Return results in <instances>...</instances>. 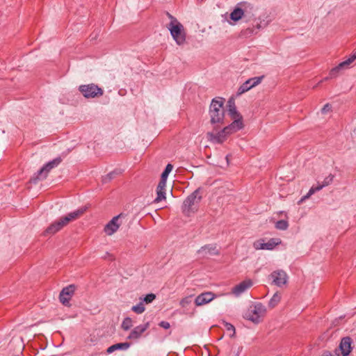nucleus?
Listing matches in <instances>:
<instances>
[{
	"label": "nucleus",
	"instance_id": "obj_1",
	"mask_svg": "<svg viewBox=\"0 0 356 356\" xmlns=\"http://www.w3.org/2000/svg\"><path fill=\"white\" fill-rule=\"evenodd\" d=\"M243 127V123H241L240 120H234L230 124L225 127L220 131L216 133L209 132L207 138L214 143L221 144L227 139L229 134L241 130Z\"/></svg>",
	"mask_w": 356,
	"mask_h": 356
},
{
	"label": "nucleus",
	"instance_id": "obj_2",
	"mask_svg": "<svg viewBox=\"0 0 356 356\" xmlns=\"http://www.w3.org/2000/svg\"><path fill=\"white\" fill-rule=\"evenodd\" d=\"M225 99L222 97L213 99L209 106L210 122L211 124L218 126L223 124L225 109L223 107ZM216 128V126H214Z\"/></svg>",
	"mask_w": 356,
	"mask_h": 356
},
{
	"label": "nucleus",
	"instance_id": "obj_3",
	"mask_svg": "<svg viewBox=\"0 0 356 356\" xmlns=\"http://www.w3.org/2000/svg\"><path fill=\"white\" fill-rule=\"evenodd\" d=\"M200 191V188H197L184 200L181 210L185 216H190L192 213L197 212L198 204L202 200Z\"/></svg>",
	"mask_w": 356,
	"mask_h": 356
},
{
	"label": "nucleus",
	"instance_id": "obj_4",
	"mask_svg": "<svg viewBox=\"0 0 356 356\" xmlns=\"http://www.w3.org/2000/svg\"><path fill=\"white\" fill-rule=\"evenodd\" d=\"M62 161L60 157H56L52 161L44 164L34 176L31 179V181L35 184L38 181L45 179L51 170L57 167Z\"/></svg>",
	"mask_w": 356,
	"mask_h": 356
},
{
	"label": "nucleus",
	"instance_id": "obj_5",
	"mask_svg": "<svg viewBox=\"0 0 356 356\" xmlns=\"http://www.w3.org/2000/svg\"><path fill=\"white\" fill-rule=\"evenodd\" d=\"M266 313V307L261 302H257L250 307L245 314V318L254 323L257 324L261 321V318L264 317Z\"/></svg>",
	"mask_w": 356,
	"mask_h": 356
},
{
	"label": "nucleus",
	"instance_id": "obj_6",
	"mask_svg": "<svg viewBox=\"0 0 356 356\" xmlns=\"http://www.w3.org/2000/svg\"><path fill=\"white\" fill-rule=\"evenodd\" d=\"M167 28L177 44L181 45L185 42L186 34L184 31V26L180 22L169 23Z\"/></svg>",
	"mask_w": 356,
	"mask_h": 356
},
{
	"label": "nucleus",
	"instance_id": "obj_7",
	"mask_svg": "<svg viewBox=\"0 0 356 356\" xmlns=\"http://www.w3.org/2000/svg\"><path fill=\"white\" fill-rule=\"evenodd\" d=\"M79 90L85 98H95L103 95V90L95 83L81 85Z\"/></svg>",
	"mask_w": 356,
	"mask_h": 356
},
{
	"label": "nucleus",
	"instance_id": "obj_8",
	"mask_svg": "<svg viewBox=\"0 0 356 356\" xmlns=\"http://www.w3.org/2000/svg\"><path fill=\"white\" fill-rule=\"evenodd\" d=\"M238 5L243 7V18L246 22L253 21V22H256L258 21L260 23L261 22L260 18H256L257 9L253 4L248 2H240Z\"/></svg>",
	"mask_w": 356,
	"mask_h": 356
},
{
	"label": "nucleus",
	"instance_id": "obj_9",
	"mask_svg": "<svg viewBox=\"0 0 356 356\" xmlns=\"http://www.w3.org/2000/svg\"><path fill=\"white\" fill-rule=\"evenodd\" d=\"M289 277L286 273L282 269H277L269 275V280L272 284L278 287H282L288 282Z\"/></svg>",
	"mask_w": 356,
	"mask_h": 356
},
{
	"label": "nucleus",
	"instance_id": "obj_10",
	"mask_svg": "<svg viewBox=\"0 0 356 356\" xmlns=\"http://www.w3.org/2000/svg\"><path fill=\"white\" fill-rule=\"evenodd\" d=\"M129 227L127 214L121 213L113 217V234L118 229L127 231Z\"/></svg>",
	"mask_w": 356,
	"mask_h": 356
},
{
	"label": "nucleus",
	"instance_id": "obj_11",
	"mask_svg": "<svg viewBox=\"0 0 356 356\" xmlns=\"http://www.w3.org/2000/svg\"><path fill=\"white\" fill-rule=\"evenodd\" d=\"M197 254L199 258H209L212 256L218 255L220 249L216 243L207 244L199 249Z\"/></svg>",
	"mask_w": 356,
	"mask_h": 356
},
{
	"label": "nucleus",
	"instance_id": "obj_12",
	"mask_svg": "<svg viewBox=\"0 0 356 356\" xmlns=\"http://www.w3.org/2000/svg\"><path fill=\"white\" fill-rule=\"evenodd\" d=\"M282 241L278 238H273L268 241V242H265L264 239H259L256 241L253 246L256 250H273L276 245L280 244Z\"/></svg>",
	"mask_w": 356,
	"mask_h": 356
},
{
	"label": "nucleus",
	"instance_id": "obj_13",
	"mask_svg": "<svg viewBox=\"0 0 356 356\" xmlns=\"http://www.w3.org/2000/svg\"><path fill=\"white\" fill-rule=\"evenodd\" d=\"M87 210V207H81L78 209L67 213L65 216L60 218L64 226H66L71 221L80 218Z\"/></svg>",
	"mask_w": 356,
	"mask_h": 356
},
{
	"label": "nucleus",
	"instance_id": "obj_14",
	"mask_svg": "<svg viewBox=\"0 0 356 356\" xmlns=\"http://www.w3.org/2000/svg\"><path fill=\"white\" fill-rule=\"evenodd\" d=\"M75 289L76 286L74 284H70L64 287L59 295L60 302L64 305H67L69 303L71 297L73 296Z\"/></svg>",
	"mask_w": 356,
	"mask_h": 356
},
{
	"label": "nucleus",
	"instance_id": "obj_15",
	"mask_svg": "<svg viewBox=\"0 0 356 356\" xmlns=\"http://www.w3.org/2000/svg\"><path fill=\"white\" fill-rule=\"evenodd\" d=\"M333 179H334V175H332V174L329 175L327 177H326L322 184H319L318 186L314 187V186H312L309 192L307 193V195H304L300 202H302L304 201L305 200L309 198L312 195H313L315 192L316 191H318L320 190H321L323 187L325 186H327L328 185H330L332 181H333Z\"/></svg>",
	"mask_w": 356,
	"mask_h": 356
},
{
	"label": "nucleus",
	"instance_id": "obj_16",
	"mask_svg": "<svg viewBox=\"0 0 356 356\" xmlns=\"http://www.w3.org/2000/svg\"><path fill=\"white\" fill-rule=\"evenodd\" d=\"M227 107H228V113L231 118L234 120H240L241 123H243V117L239 112H238L236 105L235 100L234 97H231L229 99L227 102Z\"/></svg>",
	"mask_w": 356,
	"mask_h": 356
},
{
	"label": "nucleus",
	"instance_id": "obj_17",
	"mask_svg": "<svg viewBox=\"0 0 356 356\" xmlns=\"http://www.w3.org/2000/svg\"><path fill=\"white\" fill-rule=\"evenodd\" d=\"M352 339L349 337H346L341 339L339 343V350L342 356H348L352 350Z\"/></svg>",
	"mask_w": 356,
	"mask_h": 356
},
{
	"label": "nucleus",
	"instance_id": "obj_18",
	"mask_svg": "<svg viewBox=\"0 0 356 356\" xmlns=\"http://www.w3.org/2000/svg\"><path fill=\"white\" fill-rule=\"evenodd\" d=\"M149 323H147L144 325H140L134 327V329L130 332L127 339L130 340H137L138 339L143 332H145L147 329L149 327Z\"/></svg>",
	"mask_w": 356,
	"mask_h": 356
},
{
	"label": "nucleus",
	"instance_id": "obj_19",
	"mask_svg": "<svg viewBox=\"0 0 356 356\" xmlns=\"http://www.w3.org/2000/svg\"><path fill=\"white\" fill-rule=\"evenodd\" d=\"M252 285V282L250 280H244L239 283L238 284L236 285L232 289V293L236 296H239L243 293H244L248 289H249Z\"/></svg>",
	"mask_w": 356,
	"mask_h": 356
},
{
	"label": "nucleus",
	"instance_id": "obj_20",
	"mask_svg": "<svg viewBox=\"0 0 356 356\" xmlns=\"http://www.w3.org/2000/svg\"><path fill=\"white\" fill-rule=\"evenodd\" d=\"M214 298V295L211 292L203 293L195 298V302L196 305L200 306L211 302Z\"/></svg>",
	"mask_w": 356,
	"mask_h": 356
},
{
	"label": "nucleus",
	"instance_id": "obj_21",
	"mask_svg": "<svg viewBox=\"0 0 356 356\" xmlns=\"http://www.w3.org/2000/svg\"><path fill=\"white\" fill-rule=\"evenodd\" d=\"M261 28V23L258 21L252 23V27H248L241 32V35L245 38L251 36L253 34H256L258 31Z\"/></svg>",
	"mask_w": 356,
	"mask_h": 356
},
{
	"label": "nucleus",
	"instance_id": "obj_22",
	"mask_svg": "<svg viewBox=\"0 0 356 356\" xmlns=\"http://www.w3.org/2000/svg\"><path fill=\"white\" fill-rule=\"evenodd\" d=\"M65 226L60 221V220H58L53 223H51L44 231V235H52L60 231Z\"/></svg>",
	"mask_w": 356,
	"mask_h": 356
},
{
	"label": "nucleus",
	"instance_id": "obj_23",
	"mask_svg": "<svg viewBox=\"0 0 356 356\" xmlns=\"http://www.w3.org/2000/svg\"><path fill=\"white\" fill-rule=\"evenodd\" d=\"M352 60L348 58L346 60L340 63L337 67L332 68L330 72V76L331 78L335 77L337 75L338 72L343 69L347 68L352 63Z\"/></svg>",
	"mask_w": 356,
	"mask_h": 356
},
{
	"label": "nucleus",
	"instance_id": "obj_24",
	"mask_svg": "<svg viewBox=\"0 0 356 356\" xmlns=\"http://www.w3.org/2000/svg\"><path fill=\"white\" fill-rule=\"evenodd\" d=\"M244 13H243V7L237 4L233 11L230 13V19L236 22L243 18Z\"/></svg>",
	"mask_w": 356,
	"mask_h": 356
},
{
	"label": "nucleus",
	"instance_id": "obj_25",
	"mask_svg": "<svg viewBox=\"0 0 356 356\" xmlns=\"http://www.w3.org/2000/svg\"><path fill=\"white\" fill-rule=\"evenodd\" d=\"M280 300H281V294L279 293L278 292L275 293L274 295L273 296V297L270 298V300L268 302V307L272 309L278 305V303L280 302Z\"/></svg>",
	"mask_w": 356,
	"mask_h": 356
},
{
	"label": "nucleus",
	"instance_id": "obj_26",
	"mask_svg": "<svg viewBox=\"0 0 356 356\" xmlns=\"http://www.w3.org/2000/svg\"><path fill=\"white\" fill-rule=\"evenodd\" d=\"M250 81L248 79L245 81L238 89V91L236 92V96H240L244 92L248 91L252 88L251 86L250 85Z\"/></svg>",
	"mask_w": 356,
	"mask_h": 356
},
{
	"label": "nucleus",
	"instance_id": "obj_27",
	"mask_svg": "<svg viewBox=\"0 0 356 356\" xmlns=\"http://www.w3.org/2000/svg\"><path fill=\"white\" fill-rule=\"evenodd\" d=\"M165 189L156 188V197L154 199V202L158 203L163 200H165Z\"/></svg>",
	"mask_w": 356,
	"mask_h": 356
},
{
	"label": "nucleus",
	"instance_id": "obj_28",
	"mask_svg": "<svg viewBox=\"0 0 356 356\" xmlns=\"http://www.w3.org/2000/svg\"><path fill=\"white\" fill-rule=\"evenodd\" d=\"M130 343L128 342L118 343L113 345V351L117 350H127L130 347Z\"/></svg>",
	"mask_w": 356,
	"mask_h": 356
},
{
	"label": "nucleus",
	"instance_id": "obj_29",
	"mask_svg": "<svg viewBox=\"0 0 356 356\" xmlns=\"http://www.w3.org/2000/svg\"><path fill=\"white\" fill-rule=\"evenodd\" d=\"M289 227V222L285 220H278L275 223V228L280 230H286Z\"/></svg>",
	"mask_w": 356,
	"mask_h": 356
},
{
	"label": "nucleus",
	"instance_id": "obj_30",
	"mask_svg": "<svg viewBox=\"0 0 356 356\" xmlns=\"http://www.w3.org/2000/svg\"><path fill=\"white\" fill-rule=\"evenodd\" d=\"M131 310L134 312H135L138 314H142L143 312H144V311L145 310V307L144 306L143 302H140L136 305L133 306L131 308Z\"/></svg>",
	"mask_w": 356,
	"mask_h": 356
},
{
	"label": "nucleus",
	"instance_id": "obj_31",
	"mask_svg": "<svg viewBox=\"0 0 356 356\" xmlns=\"http://www.w3.org/2000/svg\"><path fill=\"white\" fill-rule=\"evenodd\" d=\"M264 78V76L262 75L260 76H255V77L249 79V81H250V85L251 86L252 88L253 87L257 86L258 84H259Z\"/></svg>",
	"mask_w": 356,
	"mask_h": 356
},
{
	"label": "nucleus",
	"instance_id": "obj_32",
	"mask_svg": "<svg viewBox=\"0 0 356 356\" xmlns=\"http://www.w3.org/2000/svg\"><path fill=\"white\" fill-rule=\"evenodd\" d=\"M172 168H173L172 165L170 164V163H168L165 166V168L164 170L163 171V172L161 173V178L167 179L168 177L170 172L172 171Z\"/></svg>",
	"mask_w": 356,
	"mask_h": 356
},
{
	"label": "nucleus",
	"instance_id": "obj_33",
	"mask_svg": "<svg viewBox=\"0 0 356 356\" xmlns=\"http://www.w3.org/2000/svg\"><path fill=\"white\" fill-rule=\"evenodd\" d=\"M132 325H133L132 320L131 318H129V317L125 318L122 323V327L124 330H129L132 327Z\"/></svg>",
	"mask_w": 356,
	"mask_h": 356
},
{
	"label": "nucleus",
	"instance_id": "obj_34",
	"mask_svg": "<svg viewBox=\"0 0 356 356\" xmlns=\"http://www.w3.org/2000/svg\"><path fill=\"white\" fill-rule=\"evenodd\" d=\"M155 298H156L155 294L149 293L143 298V301L144 302H145L146 304H149V303H151Z\"/></svg>",
	"mask_w": 356,
	"mask_h": 356
},
{
	"label": "nucleus",
	"instance_id": "obj_35",
	"mask_svg": "<svg viewBox=\"0 0 356 356\" xmlns=\"http://www.w3.org/2000/svg\"><path fill=\"white\" fill-rule=\"evenodd\" d=\"M224 326H225V328L227 330V331H231L232 332V336H234V334H235V327H234L233 325H232L231 323H227V322H225L224 323Z\"/></svg>",
	"mask_w": 356,
	"mask_h": 356
},
{
	"label": "nucleus",
	"instance_id": "obj_36",
	"mask_svg": "<svg viewBox=\"0 0 356 356\" xmlns=\"http://www.w3.org/2000/svg\"><path fill=\"white\" fill-rule=\"evenodd\" d=\"M104 231L108 235H111V220L106 225Z\"/></svg>",
	"mask_w": 356,
	"mask_h": 356
},
{
	"label": "nucleus",
	"instance_id": "obj_37",
	"mask_svg": "<svg viewBox=\"0 0 356 356\" xmlns=\"http://www.w3.org/2000/svg\"><path fill=\"white\" fill-rule=\"evenodd\" d=\"M166 180L167 179H163V178H161L159 182V184L157 186V188H163V189H165V186H166Z\"/></svg>",
	"mask_w": 356,
	"mask_h": 356
},
{
	"label": "nucleus",
	"instance_id": "obj_38",
	"mask_svg": "<svg viewBox=\"0 0 356 356\" xmlns=\"http://www.w3.org/2000/svg\"><path fill=\"white\" fill-rule=\"evenodd\" d=\"M331 105L330 104H326L325 105H324V106L321 109V113L325 114L327 112H328L329 111L331 110Z\"/></svg>",
	"mask_w": 356,
	"mask_h": 356
},
{
	"label": "nucleus",
	"instance_id": "obj_39",
	"mask_svg": "<svg viewBox=\"0 0 356 356\" xmlns=\"http://www.w3.org/2000/svg\"><path fill=\"white\" fill-rule=\"evenodd\" d=\"M159 326L167 330L170 328V325L168 322L163 321L159 323Z\"/></svg>",
	"mask_w": 356,
	"mask_h": 356
},
{
	"label": "nucleus",
	"instance_id": "obj_40",
	"mask_svg": "<svg viewBox=\"0 0 356 356\" xmlns=\"http://www.w3.org/2000/svg\"><path fill=\"white\" fill-rule=\"evenodd\" d=\"M167 15H168V17L170 19V23L175 24L177 22H179L177 21V19L175 17H173L171 14H170L169 13H167Z\"/></svg>",
	"mask_w": 356,
	"mask_h": 356
},
{
	"label": "nucleus",
	"instance_id": "obj_41",
	"mask_svg": "<svg viewBox=\"0 0 356 356\" xmlns=\"http://www.w3.org/2000/svg\"><path fill=\"white\" fill-rule=\"evenodd\" d=\"M190 298H186L184 299H183L181 301V305L184 307L186 304H188L190 302Z\"/></svg>",
	"mask_w": 356,
	"mask_h": 356
},
{
	"label": "nucleus",
	"instance_id": "obj_42",
	"mask_svg": "<svg viewBox=\"0 0 356 356\" xmlns=\"http://www.w3.org/2000/svg\"><path fill=\"white\" fill-rule=\"evenodd\" d=\"M349 58L352 60V62H353V61L356 59V51H355V52H354V53H353V54L350 56Z\"/></svg>",
	"mask_w": 356,
	"mask_h": 356
},
{
	"label": "nucleus",
	"instance_id": "obj_43",
	"mask_svg": "<svg viewBox=\"0 0 356 356\" xmlns=\"http://www.w3.org/2000/svg\"><path fill=\"white\" fill-rule=\"evenodd\" d=\"M111 179V172L107 174L106 177L104 179V182H106L107 179Z\"/></svg>",
	"mask_w": 356,
	"mask_h": 356
},
{
	"label": "nucleus",
	"instance_id": "obj_44",
	"mask_svg": "<svg viewBox=\"0 0 356 356\" xmlns=\"http://www.w3.org/2000/svg\"><path fill=\"white\" fill-rule=\"evenodd\" d=\"M323 356H332V355L329 352H325L323 353Z\"/></svg>",
	"mask_w": 356,
	"mask_h": 356
},
{
	"label": "nucleus",
	"instance_id": "obj_45",
	"mask_svg": "<svg viewBox=\"0 0 356 356\" xmlns=\"http://www.w3.org/2000/svg\"><path fill=\"white\" fill-rule=\"evenodd\" d=\"M106 352L108 353V354H111V346L108 347L107 350H106Z\"/></svg>",
	"mask_w": 356,
	"mask_h": 356
},
{
	"label": "nucleus",
	"instance_id": "obj_46",
	"mask_svg": "<svg viewBox=\"0 0 356 356\" xmlns=\"http://www.w3.org/2000/svg\"><path fill=\"white\" fill-rule=\"evenodd\" d=\"M112 174H113H113H120V172H115V171H113V172H112Z\"/></svg>",
	"mask_w": 356,
	"mask_h": 356
}]
</instances>
